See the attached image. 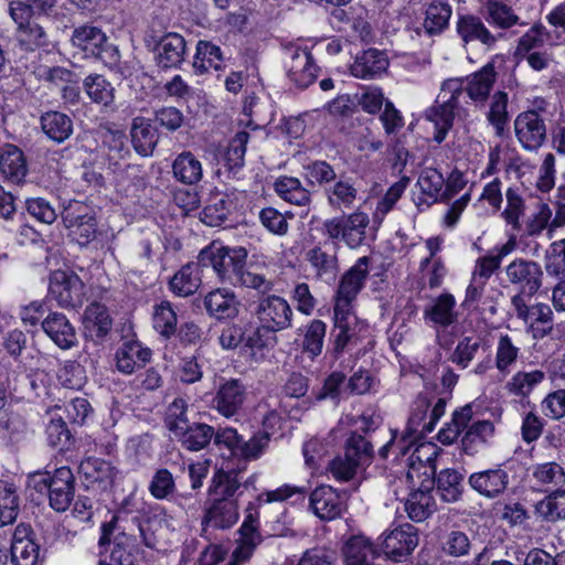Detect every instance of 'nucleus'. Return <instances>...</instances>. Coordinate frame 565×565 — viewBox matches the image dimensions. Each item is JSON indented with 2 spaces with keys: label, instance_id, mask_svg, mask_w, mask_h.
<instances>
[{
  "label": "nucleus",
  "instance_id": "9b49d317",
  "mask_svg": "<svg viewBox=\"0 0 565 565\" xmlns=\"http://www.w3.org/2000/svg\"><path fill=\"white\" fill-rule=\"evenodd\" d=\"M49 292L62 308H75L82 305L84 284L73 273L55 270L50 277Z\"/></svg>",
  "mask_w": 565,
  "mask_h": 565
},
{
  "label": "nucleus",
  "instance_id": "69168bd1",
  "mask_svg": "<svg viewBox=\"0 0 565 565\" xmlns=\"http://www.w3.org/2000/svg\"><path fill=\"white\" fill-rule=\"evenodd\" d=\"M487 119L494 127L497 135L503 132L509 119L508 94L505 92L498 90L492 95Z\"/></svg>",
  "mask_w": 565,
  "mask_h": 565
},
{
  "label": "nucleus",
  "instance_id": "37998d69",
  "mask_svg": "<svg viewBox=\"0 0 565 565\" xmlns=\"http://www.w3.org/2000/svg\"><path fill=\"white\" fill-rule=\"evenodd\" d=\"M358 189L350 179L335 181L324 188L328 204L335 210L351 209L358 198Z\"/></svg>",
  "mask_w": 565,
  "mask_h": 565
},
{
  "label": "nucleus",
  "instance_id": "49530a36",
  "mask_svg": "<svg viewBox=\"0 0 565 565\" xmlns=\"http://www.w3.org/2000/svg\"><path fill=\"white\" fill-rule=\"evenodd\" d=\"M83 88L88 98L97 105L108 107L115 100V88L103 75L90 74L86 76Z\"/></svg>",
  "mask_w": 565,
  "mask_h": 565
},
{
  "label": "nucleus",
  "instance_id": "c85d7f7f",
  "mask_svg": "<svg viewBox=\"0 0 565 565\" xmlns=\"http://www.w3.org/2000/svg\"><path fill=\"white\" fill-rule=\"evenodd\" d=\"M480 12L493 28L509 30L514 25H526L511 6L500 0H480Z\"/></svg>",
  "mask_w": 565,
  "mask_h": 565
},
{
  "label": "nucleus",
  "instance_id": "9d476101",
  "mask_svg": "<svg viewBox=\"0 0 565 565\" xmlns=\"http://www.w3.org/2000/svg\"><path fill=\"white\" fill-rule=\"evenodd\" d=\"M544 108L529 109L520 113L514 120V132L523 149L535 151L546 140V124L541 111Z\"/></svg>",
  "mask_w": 565,
  "mask_h": 565
},
{
  "label": "nucleus",
  "instance_id": "864d4df0",
  "mask_svg": "<svg viewBox=\"0 0 565 565\" xmlns=\"http://www.w3.org/2000/svg\"><path fill=\"white\" fill-rule=\"evenodd\" d=\"M456 300L450 294H443L437 297L434 303L425 310V317L435 324L448 327L456 321Z\"/></svg>",
  "mask_w": 565,
  "mask_h": 565
},
{
  "label": "nucleus",
  "instance_id": "5fc2aeb1",
  "mask_svg": "<svg viewBox=\"0 0 565 565\" xmlns=\"http://www.w3.org/2000/svg\"><path fill=\"white\" fill-rule=\"evenodd\" d=\"M550 39V32L541 24L535 23L518 40L514 55L519 58L529 53L539 51Z\"/></svg>",
  "mask_w": 565,
  "mask_h": 565
},
{
  "label": "nucleus",
  "instance_id": "8fccbe9b",
  "mask_svg": "<svg viewBox=\"0 0 565 565\" xmlns=\"http://www.w3.org/2000/svg\"><path fill=\"white\" fill-rule=\"evenodd\" d=\"M215 435L212 426L203 423H192L175 439L190 451L204 449Z\"/></svg>",
  "mask_w": 565,
  "mask_h": 565
},
{
  "label": "nucleus",
  "instance_id": "cd10ccee",
  "mask_svg": "<svg viewBox=\"0 0 565 565\" xmlns=\"http://www.w3.org/2000/svg\"><path fill=\"white\" fill-rule=\"evenodd\" d=\"M185 50V40L181 34L167 33L157 44V64L162 68L178 67L184 61Z\"/></svg>",
  "mask_w": 565,
  "mask_h": 565
},
{
  "label": "nucleus",
  "instance_id": "f8f14e48",
  "mask_svg": "<svg viewBox=\"0 0 565 565\" xmlns=\"http://www.w3.org/2000/svg\"><path fill=\"white\" fill-rule=\"evenodd\" d=\"M468 483L478 494L492 500L505 493L510 484V475L503 465H497L471 473Z\"/></svg>",
  "mask_w": 565,
  "mask_h": 565
},
{
  "label": "nucleus",
  "instance_id": "473e14b6",
  "mask_svg": "<svg viewBox=\"0 0 565 565\" xmlns=\"http://www.w3.org/2000/svg\"><path fill=\"white\" fill-rule=\"evenodd\" d=\"M405 511L414 522L428 519L437 510V504L430 487L419 488L409 493L404 503Z\"/></svg>",
  "mask_w": 565,
  "mask_h": 565
},
{
  "label": "nucleus",
  "instance_id": "13d9d810",
  "mask_svg": "<svg viewBox=\"0 0 565 565\" xmlns=\"http://www.w3.org/2000/svg\"><path fill=\"white\" fill-rule=\"evenodd\" d=\"M535 509L546 521L555 522L565 519V489L550 493L536 503Z\"/></svg>",
  "mask_w": 565,
  "mask_h": 565
},
{
  "label": "nucleus",
  "instance_id": "603ef678",
  "mask_svg": "<svg viewBox=\"0 0 565 565\" xmlns=\"http://www.w3.org/2000/svg\"><path fill=\"white\" fill-rule=\"evenodd\" d=\"M276 193L285 201L306 206L310 202V193L297 178L281 177L274 184Z\"/></svg>",
  "mask_w": 565,
  "mask_h": 565
},
{
  "label": "nucleus",
  "instance_id": "4be33fe9",
  "mask_svg": "<svg viewBox=\"0 0 565 565\" xmlns=\"http://www.w3.org/2000/svg\"><path fill=\"white\" fill-rule=\"evenodd\" d=\"M49 501L57 512L66 511L74 499V475L68 467L56 469L52 476Z\"/></svg>",
  "mask_w": 565,
  "mask_h": 565
},
{
  "label": "nucleus",
  "instance_id": "423d86ee",
  "mask_svg": "<svg viewBox=\"0 0 565 565\" xmlns=\"http://www.w3.org/2000/svg\"><path fill=\"white\" fill-rule=\"evenodd\" d=\"M254 313L259 323V330L277 333L294 327V310L281 296L268 295L259 298Z\"/></svg>",
  "mask_w": 565,
  "mask_h": 565
},
{
  "label": "nucleus",
  "instance_id": "4c0bfd02",
  "mask_svg": "<svg viewBox=\"0 0 565 565\" xmlns=\"http://www.w3.org/2000/svg\"><path fill=\"white\" fill-rule=\"evenodd\" d=\"M107 36L103 30L92 24L75 28L71 38L73 46L79 49L86 56L98 53V49L105 44Z\"/></svg>",
  "mask_w": 565,
  "mask_h": 565
},
{
  "label": "nucleus",
  "instance_id": "6e6d98bb",
  "mask_svg": "<svg viewBox=\"0 0 565 565\" xmlns=\"http://www.w3.org/2000/svg\"><path fill=\"white\" fill-rule=\"evenodd\" d=\"M451 7L447 2L433 1L426 9L424 28L429 34L443 32L449 23L451 17Z\"/></svg>",
  "mask_w": 565,
  "mask_h": 565
},
{
  "label": "nucleus",
  "instance_id": "72a5a7b5",
  "mask_svg": "<svg viewBox=\"0 0 565 565\" xmlns=\"http://www.w3.org/2000/svg\"><path fill=\"white\" fill-rule=\"evenodd\" d=\"M0 172L12 183H20L28 173L25 157L21 149L6 145L0 151Z\"/></svg>",
  "mask_w": 565,
  "mask_h": 565
},
{
  "label": "nucleus",
  "instance_id": "09e8293b",
  "mask_svg": "<svg viewBox=\"0 0 565 565\" xmlns=\"http://www.w3.org/2000/svg\"><path fill=\"white\" fill-rule=\"evenodd\" d=\"M131 142L136 151L141 156L152 153L157 145V132L151 124L142 117H137L131 126Z\"/></svg>",
  "mask_w": 565,
  "mask_h": 565
},
{
  "label": "nucleus",
  "instance_id": "f704fd0d",
  "mask_svg": "<svg viewBox=\"0 0 565 565\" xmlns=\"http://www.w3.org/2000/svg\"><path fill=\"white\" fill-rule=\"evenodd\" d=\"M546 380V373L541 369L521 370L515 372L507 382L504 388L510 395L529 397Z\"/></svg>",
  "mask_w": 565,
  "mask_h": 565
},
{
  "label": "nucleus",
  "instance_id": "f3484780",
  "mask_svg": "<svg viewBox=\"0 0 565 565\" xmlns=\"http://www.w3.org/2000/svg\"><path fill=\"white\" fill-rule=\"evenodd\" d=\"M337 250L335 243L323 242L306 253V260L310 264L318 279L326 282L334 280L339 271Z\"/></svg>",
  "mask_w": 565,
  "mask_h": 565
},
{
  "label": "nucleus",
  "instance_id": "052dcab7",
  "mask_svg": "<svg viewBox=\"0 0 565 565\" xmlns=\"http://www.w3.org/2000/svg\"><path fill=\"white\" fill-rule=\"evenodd\" d=\"M188 407V403L181 397L174 398L167 407L164 424L174 438L191 424L186 416Z\"/></svg>",
  "mask_w": 565,
  "mask_h": 565
},
{
  "label": "nucleus",
  "instance_id": "393cba45",
  "mask_svg": "<svg viewBox=\"0 0 565 565\" xmlns=\"http://www.w3.org/2000/svg\"><path fill=\"white\" fill-rule=\"evenodd\" d=\"M456 30L465 43L479 42L487 49H493L499 41V36L493 34L481 18L475 14L459 17Z\"/></svg>",
  "mask_w": 565,
  "mask_h": 565
},
{
  "label": "nucleus",
  "instance_id": "b1692460",
  "mask_svg": "<svg viewBox=\"0 0 565 565\" xmlns=\"http://www.w3.org/2000/svg\"><path fill=\"white\" fill-rule=\"evenodd\" d=\"M441 96H444L441 94ZM441 104L428 108L425 113L427 120L434 124V140L440 143L445 140L448 131L452 127L455 119V110L458 108L459 98L456 95L447 94L443 97Z\"/></svg>",
  "mask_w": 565,
  "mask_h": 565
},
{
  "label": "nucleus",
  "instance_id": "6ab92c4d",
  "mask_svg": "<svg viewBox=\"0 0 565 565\" xmlns=\"http://www.w3.org/2000/svg\"><path fill=\"white\" fill-rule=\"evenodd\" d=\"M310 509L320 520L331 521L339 518L344 503L339 492L330 486L317 487L309 498Z\"/></svg>",
  "mask_w": 565,
  "mask_h": 565
},
{
  "label": "nucleus",
  "instance_id": "7ed1b4c3",
  "mask_svg": "<svg viewBox=\"0 0 565 565\" xmlns=\"http://www.w3.org/2000/svg\"><path fill=\"white\" fill-rule=\"evenodd\" d=\"M120 515L113 516L111 521L104 523L102 526L100 544L109 543L111 540L115 542V547L110 553V558L116 565L129 564V553L126 547H134L138 543H143L148 547L153 546V540L147 533L141 521L134 516L129 526H120Z\"/></svg>",
  "mask_w": 565,
  "mask_h": 565
},
{
  "label": "nucleus",
  "instance_id": "a18cd8bd",
  "mask_svg": "<svg viewBox=\"0 0 565 565\" xmlns=\"http://www.w3.org/2000/svg\"><path fill=\"white\" fill-rule=\"evenodd\" d=\"M43 132L52 140L63 142L73 132L72 119L60 111H47L41 116Z\"/></svg>",
  "mask_w": 565,
  "mask_h": 565
},
{
  "label": "nucleus",
  "instance_id": "0eeeda50",
  "mask_svg": "<svg viewBox=\"0 0 565 565\" xmlns=\"http://www.w3.org/2000/svg\"><path fill=\"white\" fill-rule=\"evenodd\" d=\"M372 457V445L361 435L352 434L345 444L344 456L330 461L329 471L338 481H349L358 467L367 462Z\"/></svg>",
  "mask_w": 565,
  "mask_h": 565
},
{
  "label": "nucleus",
  "instance_id": "338daca9",
  "mask_svg": "<svg viewBox=\"0 0 565 565\" xmlns=\"http://www.w3.org/2000/svg\"><path fill=\"white\" fill-rule=\"evenodd\" d=\"M544 268L548 276L565 277V238L548 246L544 256Z\"/></svg>",
  "mask_w": 565,
  "mask_h": 565
},
{
  "label": "nucleus",
  "instance_id": "aec40b11",
  "mask_svg": "<svg viewBox=\"0 0 565 565\" xmlns=\"http://www.w3.org/2000/svg\"><path fill=\"white\" fill-rule=\"evenodd\" d=\"M40 546L32 536L29 525L21 523L13 532L11 542V561L13 565H36Z\"/></svg>",
  "mask_w": 565,
  "mask_h": 565
},
{
  "label": "nucleus",
  "instance_id": "2eb2a0df",
  "mask_svg": "<svg viewBox=\"0 0 565 565\" xmlns=\"http://www.w3.org/2000/svg\"><path fill=\"white\" fill-rule=\"evenodd\" d=\"M241 469H218L214 472L207 488L210 498L238 501L243 488L247 487L249 480L243 481Z\"/></svg>",
  "mask_w": 565,
  "mask_h": 565
},
{
  "label": "nucleus",
  "instance_id": "4468645a",
  "mask_svg": "<svg viewBox=\"0 0 565 565\" xmlns=\"http://www.w3.org/2000/svg\"><path fill=\"white\" fill-rule=\"evenodd\" d=\"M505 275L523 294L533 296L542 287L543 270L536 262L518 258L507 266Z\"/></svg>",
  "mask_w": 565,
  "mask_h": 565
},
{
  "label": "nucleus",
  "instance_id": "0e129e2a",
  "mask_svg": "<svg viewBox=\"0 0 565 565\" xmlns=\"http://www.w3.org/2000/svg\"><path fill=\"white\" fill-rule=\"evenodd\" d=\"M462 476L454 469L441 470L437 478V491L445 502H456L461 495Z\"/></svg>",
  "mask_w": 565,
  "mask_h": 565
},
{
  "label": "nucleus",
  "instance_id": "4d7b16f0",
  "mask_svg": "<svg viewBox=\"0 0 565 565\" xmlns=\"http://www.w3.org/2000/svg\"><path fill=\"white\" fill-rule=\"evenodd\" d=\"M18 512L19 502L14 484L0 480V527L13 523Z\"/></svg>",
  "mask_w": 565,
  "mask_h": 565
},
{
  "label": "nucleus",
  "instance_id": "e2e57ef3",
  "mask_svg": "<svg viewBox=\"0 0 565 565\" xmlns=\"http://www.w3.org/2000/svg\"><path fill=\"white\" fill-rule=\"evenodd\" d=\"M153 328L164 338H170L177 330L178 317L171 302L163 300L153 308Z\"/></svg>",
  "mask_w": 565,
  "mask_h": 565
},
{
  "label": "nucleus",
  "instance_id": "c756f323",
  "mask_svg": "<svg viewBox=\"0 0 565 565\" xmlns=\"http://www.w3.org/2000/svg\"><path fill=\"white\" fill-rule=\"evenodd\" d=\"M113 327L108 309L100 302L89 303L83 313V329L86 338L103 339Z\"/></svg>",
  "mask_w": 565,
  "mask_h": 565
},
{
  "label": "nucleus",
  "instance_id": "7c9ffc66",
  "mask_svg": "<svg viewBox=\"0 0 565 565\" xmlns=\"http://www.w3.org/2000/svg\"><path fill=\"white\" fill-rule=\"evenodd\" d=\"M345 565H381L373 543L364 535H353L344 544Z\"/></svg>",
  "mask_w": 565,
  "mask_h": 565
},
{
  "label": "nucleus",
  "instance_id": "412c9836",
  "mask_svg": "<svg viewBox=\"0 0 565 565\" xmlns=\"http://www.w3.org/2000/svg\"><path fill=\"white\" fill-rule=\"evenodd\" d=\"M288 54L290 58L286 63L288 77L298 87H308L317 77V66L313 63L311 53L306 49L296 47L290 49Z\"/></svg>",
  "mask_w": 565,
  "mask_h": 565
},
{
  "label": "nucleus",
  "instance_id": "bb28decb",
  "mask_svg": "<svg viewBox=\"0 0 565 565\" xmlns=\"http://www.w3.org/2000/svg\"><path fill=\"white\" fill-rule=\"evenodd\" d=\"M42 328L47 337L62 350H68L77 344L76 331L63 313L53 312L49 315L42 321Z\"/></svg>",
  "mask_w": 565,
  "mask_h": 565
},
{
  "label": "nucleus",
  "instance_id": "bf43d9fd",
  "mask_svg": "<svg viewBox=\"0 0 565 565\" xmlns=\"http://www.w3.org/2000/svg\"><path fill=\"white\" fill-rule=\"evenodd\" d=\"M17 40L21 49L31 52L49 44L43 26L34 21L17 29Z\"/></svg>",
  "mask_w": 565,
  "mask_h": 565
},
{
  "label": "nucleus",
  "instance_id": "c03bdc74",
  "mask_svg": "<svg viewBox=\"0 0 565 565\" xmlns=\"http://www.w3.org/2000/svg\"><path fill=\"white\" fill-rule=\"evenodd\" d=\"M417 185L420 189L422 196L419 198V200L422 203L430 205L431 203L441 201L445 179L437 169H423L418 177Z\"/></svg>",
  "mask_w": 565,
  "mask_h": 565
},
{
  "label": "nucleus",
  "instance_id": "ea45409f",
  "mask_svg": "<svg viewBox=\"0 0 565 565\" xmlns=\"http://www.w3.org/2000/svg\"><path fill=\"white\" fill-rule=\"evenodd\" d=\"M333 350L341 353L356 334L358 318L353 312L333 310Z\"/></svg>",
  "mask_w": 565,
  "mask_h": 565
},
{
  "label": "nucleus",
  "instance_id": "3c124183",
  "mask_svg": "<svg viewBox=\"0 0 565 565\" xmlns=\"http://www.w3.org/2000/svg\"><path fill=\"white\" fill-rule=\"evenodd\" d=\"M430 402L426 397H418L415 402V406L412 411V414L408 418L407 427L404 435V440H409V444H414L418 437L424 436L431 430H426L424 428L425 424L428 422Z\"/></svg>",
  "mask_w": 565,
  "mask_h": 565
},
{
  "label": "nucleus",
  "instance_id": "ddd939ff",
  "mask_svg": "<svg viewBox=\"0 0 565 565\" xmlns=\"http://www.w3.org/2000/svg\"><path fill=\"white\" fill-rule=\"evenodd\" d=\"M417 544V530L409 523L402 524L381 536L383 552L395 562L408 556Z\"/></svg>",
  "mask_w": 565,
  "mask_h": 565
},
{
  "label": "nucleus",
  "instance_id": "680f3d73",
  "mask_svg": "<svg viewBox=\"0 0 565 565\" xmlns=\"http://www.w3.org/2000/svg\"><path fill=\"white\" fill-rule=\"evenodd\" d=\"M327 324L319 319L311 320L306 327L302 350L310 358H317L322 353Z\"/></svg>",
  "mask_w": 565,
  "mask_h": 565
},
{
  "label": "nucleus",
  "instance_id": "774afa93",
  "mask_svg": "<svg viewBox=\"0 0 565 565\" xmlns=\"http://www.w3.org/2000/svg\"><path fill=\"white\" fill-rule=\"evenodd\" d=\"M248 139V132L238 131L228 142L224 153V161L230 170L241 169L244 166Z\"/></svg>",
  "mask_w": 565,
  "mask_h": 565
},
{
  "label": "nucleus",
  "instance_id": "f257e3e1",
  "mask_svg": "<svg viewBox=\"0 0 565 565\" xmlns=\"http://www.w3.org/2000/svg\"><path fill=\"white\" fill-rule=\"evenodd\" d=\"M247 255L244 247H226L212 243L200 253V258L211 265L223 284L252 288L260 294L271 291L273 281L246 268Z\"/></svg>",
  "mask_w": 565,
  "mask_h": 565
},
{
  "label": "nucleus",
  "instance_id": "6e6552de",
  "mask_svg": "<svg viewBox=\"0 0 565 565\" xmlns=\"http://www.w3.org/2000/svg\"><path fill=\"white\" fill-rule=\"evenodd\" d=\"M369 276V258L361 257L339 280L334 295L333 310L353 312V302Z\"/></svg>",
  "mask_w": 565,
  "mask_h": 565
},
{
  "label": "nucleus",
  "instance_id": "a878e982",
  "mask_svg": "<svg viewBox=\"0 0 565 565\" xmlns=\"http://www.w3.org/2000/svg\"><path fill=\"white\" fill-rule=\"evenodd\" d=\"M388 65V57L383 51L370 49L355 57L350 71L356 78L372 79L384 74Z\"/></svg>",
  "mask_w": 565,
  "mask_h": 565
},
{
  "label": "nucleus",
  "instance_id": "79ce46f5",
  "mask_svg": "<svg viewBox=\"0 0 565 565\" xmlns=\"http://www.w3.org/2000/svg\"><path fill=\"white\" fill-rule=\"evenodd\" d=\"M174 178L184 184H195L203 177L201 161L190 151L180 153L173 161Z\"/></svg>",
  "mask_w": 565,
  "mask_h": 565
},
{
  "label": "nucleus",
  "instance_id": "c9c22d12",
  "mask_svg": "<svg viewBox=\"0 0 565 565\" xmlns=\"http://www.w3.org/2000/svg\"><path fill=\"white\" fill-rule=\"evenodd\" d=\"M201 282L200 265L198 263H188L173 275L169 286L175 296L189 297L198 291Z\"/></svg>",
  "mask_w": 565,
  "mask_h": 565
},
{
  "label": "nucleus",
  "instance_id": "2f4dec72",
  "mask_svg": "<svg viewBox=\"0 0 565 565\" xmlns=\"http://www.w3.org/2000/svg\"><path fill=\"white\" fill-rule=\"evenodd\" d=\"M151 358V351L137 341L125 342L116 352L117 370L124 374H132L142 367Z\"/></svg>",
  "mask_w": 565,
  "mask_h": 565
},
{
  "label": "nucleus",
  "instance_id": "20e7f679",
  "mask_svg": "<svg viewBox=\"0 0 565 565\" xmlns=\"http://www.w3.org/2000/svg\"><path fill=\"white\" fill-rule=\"evenodd\" d=\"M497 81L495 60L492 58L479 71L466 77L448 78L441 84L444 97L456 95L459 99L466 94L475 104L483 105Z\"/></svg>",
  "mask_w": 565,
  "mask_h": 565
},
{
  "label": "nucleus",
  "instance_id": "58836bf2",
  "mask_svg": "<svg viewBox=\"0 0 565 565\" xmlns=\"http://www.w3.org/2000/svg\"><path fill=\"white\" fill-rule=\"evenodd\" d=\"M531 480L541 490H550L565 483V470L555 461L533 465Z\"/></svg>",
  "mask_w": 565,
  "mask_h": 565
},
{
  "label": "nucleus",
  "instance_id": "5701e85b",
  "mask_svg": "<svg viewBox=\"0 0 565 565\" xmlns=\"http://www.w3.org/2000/svg\"><path fill=\"white\" fill-rule=\"evenodd\" d=\"M241 302L235 292L227 288H216L204 297V308L209 316L217 320H232L239 313Z\"/></svg>",
  "mask_w": 565,
  "mask_h": 565
},
{
  "label": "nucleus",
  "instance_id": "e433bc0d",
  "mask_svg": "<svg viewBox=\"0 0 565 565\" xmlns=\"http://www.w3.org/2000/svg\"><path fill=\"white\" fill-rule=\"evenodd\" d=\"M224 65L221 47L210 41L200 40L196 43L193 68L196 74H204L210 70L220 71Z\"/></svg>",
  "mask_w": 565,
  "mask_h": 565
},
{
  "label": "nucleus",
  "instance_id": "1a4fd4ad",
  "mask_svg": "<svg viewBox=\"0 0 565 565\" xmlns=\"http://www.w3.org/2000/svg\"><path fill=\"white\" fill-rule=\"evenodd\" d=\"M62 221L81 246L88 245L96 236V221L92 209L81 201H70L62 211Z\"/></svg>",
  "mask_w": 565,
  "mask_h": 565
},
{
  "label": "nucleus",
  "instance_id": "f03ea898",
  "mask_svg": "<svg viewBox=\"0 0 565 565\" xmlns=\"http://www.w3.org/2000/svg\"><path fill=\"white\" fill-rule=\"evenodd\" d=\"M473 409L467 404L452 413L451 420L438 433V440L444 445L454 444L460 434L467 428L461 438V446L466 454L476 455L481 448L489 445L494 436V424L491 420H477L470 426Z\"/></svg>",
  "mask_w": 565,
  "mask_h": 565
},
{
  "label": "nucleus",
  "instance_id": "a211bd4d",
  "mask_svg": "<svg viewBox=\"0 0 565 565\" xmlns=\"http://www.w3.org/2000/svg\"><path fill=\"white\" fill-rule=\"evenodd\" d=\"M246 399V386L236 379L222 383L213 397V407L224 417L236 415Z\"/></svg>",
  "mask_w": 565,
  "mask_h": 565
},
{
  "label": "nucleus",
  "instance_id": "39448f33",
  "mask_svg": "<svg viewBox=\"0 0 565 565\" xmlns=\"http://www.w3.org/2000/svg\"><path fill=\"white\" fill-rule=\"evenodd\" d=\"M369 224V214L358 209L350 214L326 220L322 232L332 241L341 239L348 247L358 248L365 241Z\"/></svg>",
  "mask_w": 565,
  "mask_h": 565
},
{
  "label": "nucleus",
  "instance_id": "de8ad7c7",
  "mask_svg": "<svg viewBox=\"0 0 565 565\" xmlns=\"http://www.w3.org/2000/svg\"><path fill=\"white\" fill-rule=\"evenodd\" d=\"M79 472L88 483H98L103 487L110 484L115 478L114 467L108 461L94 457L81 462Z\"/></svg>",
  "mask_w": 565,
  "mask_h": 565
},
{
  "label": "nucleus",
  "instance_id": "a19ab883",
  "mask_svg": "<svg viewBox=\"0 0 565 565\" xmlns=\"http://www.w3.org/2000/svg\"><path fill=\"white\" fill-rule=\"evenodd\" d=\"M511 303L515 310L516 317L526 324L550 323L553 318V311L546 303H535L527 306L521 294L515 295L511 299Z\"/></svg>",
  "mask_w": 565,
  "mask_h": 565
},
{
  "label": "nucleus",
  "instance_id": "dca6fc26",
  "mask_svg": "<svg viewBox=\"0 0 565 565\" xmlns=\"http://www.w3.org/2000/svg\"><path fill=\"white\" fill-rule=\"evenodd\" d=\"M239 519L238 501H228L210 498L206 500L202 518L203 529L228 530Z\"/></svg>",
  "mask_w": 565,
  "mask_h": 565
}]
</instances>
